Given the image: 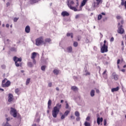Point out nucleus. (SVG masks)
Masks as SVG:
<instances>
[{
  "label": "nucleus",
  "instance_id": "obj_61",
  "mask_svg": "<svg viewBox=\"0 0 126 126\" xmlns=\"http://www.w3.org/2000/svg\"><path fill=\"white\" fill-rule=\"evenodd\" d=\"M121 24H120V25H123L124 24V21L122 20L121 22Z\"/></svg>",
  "mask_w": 126,
  "mask_h": 126
},
{
  "label": "nucleus",
  "instance_id": "obj_52",
  "mask_svg": "<svg viewBox=\"0 0 126 126\" xmlns=\"http://www.w3.org/2000/svg\"><path fill=\"white\" fill-rule=\"evenodd\" d=\"M107 125V120L105 119L104 120V126H106Z\"/></svg>",
  "mask_w": 126,
  "mask_h": 126
},
{
  "label": "nucleus",
  "instance_id": "obj_49",
  "mask_svg": "<svg viewBox=\"0 0 126 126\" xmlns=\"http://www.w3.org/2000/svg\"><path fill=\"white\" fill-rule=\"evenodd\" d=\"M115 40V39L114 38V37H112L110 40V42H114V40Z\"/></svg>",
  "mask_w": 126,
  "mask_h": 126
},
{
  "label": "nucleus",
  "instance_id": "obj_42",
  "mask_svg": "<svg viewBox=\"0 0 126 126\" xmlns=\"http://www.w3.org/2000/svg\"><path fill=\"white\" fill-rule=\"evenodd\" d=\"M52 85H53V84L52 83V82L48 83V86H49V87H52Z\"/></svg>",
  "mask_w": 126,
  "mask_h": 126
},
{
  "label": "nucleus",
  "instance_id": "obj_27",
  "mask_svg": "<svg viewBox=\"0 0 126 126\" xmlns=\"http://www.w3.org/2000/svg\"><path fill=\"white\" fill-rule=\"evenodd\" d=\"M67 37H69L70 36V37L71 38H73V33H68L66 34Z\"/></svg>",
  "mask_w": 126,
  "mask_h": 126
},
{
  "label": "nucleus",
  "instance_id": "obj_31",
  "mask_svg": "<svg viewBox=\"0 0 126 126\" xmlns=\"http://www.w3.org/2000/svg\"><path fill=\"white\" fill-rule=\"evenodd\" d=\"M75 116L76 117H79V116H80V114H79V112L78 111H76L75 112Z\"/></svg>",
  "mask_w": 126,
  "mask_h": 126
},
{
  "label": "nucleus",
  "instance_id": "obj_62",
  "mask_svg": "<svg viewBox=\"0 0 126 126\" xmlns=\"http://www.w3.org/2000/svg\"><path fill=\"white\" fill-rule=\"evenodd\" d=\"M96 93H100V91H99V90H98V89H96Z\"/></svg>",
  "mask_w": 126,
  "mask_h": 126
},
{
  "label": "nucleus",
  "instance_id": "obj_64",
  "mask_svg": "<svg viewBox=\"0 0 126 126\" xmlns=\"http://www.w3.org/2000/svg\"><path fill=\"white\" fill-rule=\"evenodd\" d=\"M6 27L7 28H8L9 27V24H7L6 25Z\"/></svg>",
  "mask_w": 126,
  "mask_h": 126
},
{
  "label": "nucleus",
  "instance_id": "obj_45",
  "mask_svg": "<svg viewBox=\"0 0 126 126\" xmlns=\"http://www.w3.org/2000/svg\"><path fill=\"white\" fill-rule=\"evenodd\" d=\"M76 120L77 122H79V121H80V117H79V116L77 117Z\"/></svg>",
  "mask_w": 126,
  "mask_h": 126
},
{
  "label": "nucleus",
  "instance_id": "obj_14",
  "mask_svg": "<svg viewBox=\"0 0 126 126\" xmlns=\"http://www.w3.org/2000/svg\"><path fill=\"white\" fill-rule=\"evenodd\" d=\"M87 0H83L81 3V5L80 6V10H82V6H84L85 4H86V2Z\"/></svg>",
  "mask_w": 126,
  "mask_h": 126
},
{
  "label": "nucleus",
  "instance_id": "obj_58",
  "mask_svg": "<svg viewBox=\"0 0 126 126\" xmlns=\"http://www.w3.org/2000/svg\"><path fill=\"white\" fill-rule=\"evenodd\" d=\"M120 62H121V60L120 59H118L117 60V64H119Z\"/></svg>",
  "mask_w": 126,
  "mask_h": 126
},
{
  "label": "nucleus",
  "instance_id": "obj_59",
  "mask_svg": "<svg viewBox=\"0 0 126 126\" xmlns=\"http://www.w3.org/2000/svg\"><path fill=\"white\" fill-rule=\"evenodd\" d=\"M70 118L72 119V120H74L75 119V117H74L73 116H71Z\"/></svg>",
  "mask_w": 126,
  "mask_h": 126
},
{
  "label": "nucleus",
  "instance_id": "obj_25",
  "mask_svg": "<svg viewBox=\"0 0 126 126\" xmlns=\"http://www.w3.org/2000/svg\"><path fill=\"white\" fill-rule=\"evenodd\" d=\"M53 73H54V74H56V75H58V74L60 73V70L58 69H54L53 70Z\"/></svg>",
  "mask_w": 126,
  "mask_h": 126
},
{
  "label": "nucleus",
  "instance_id": "obj_33",
  "mask_svg": "<svg viewBox=\"0 0 126 126\" xmlns=\"http://www.w3.org/2000/svg\"><path fill=\"white\" fill-rule=\"evenodd\" d=\"M10 50L11 52H16L17 51L16 48L14 47L11 48Z\"/></svg>",
  "mask_w": 126,
  "mask_h": 126
},
{
  "label": "nucleus",
  "instance_id": "obj_51",
  "mask_svg": "<svg viewBox=\"0 0 126 126\" xmlns=\"http://www.w3.org/2000/svg\"><path fill=\"white\" fill-rule=\"evenodd\" d=\"M80 16V15H79V14L76 15V16H75L76 19H77L79 18Z\"/></svg>",
  "mask_w": 126,
  "mask_h": 126
},
{
  "label": "nucleus",
  "instance_id": "obj_8",
  "mask_svg": "<svg viewBox=\"0 0 126 126\" xmlns=\"http://www.w3.org/2000/svg\"><path fill=\"white\" fill-rule=\"evenodd\" d=\"M96 2H94V7H97L100 3H102V0H95Z\"/></svg>",
  "mask_w": 126,
  "mask_h": 126
},
{
  "label": "nucleus",
  "instance_id": "obj_57",
  "mask_svg": "<svg viewBox=\"0 0 126 126\" xmlns=\"http://www.w3.org/2000/svg\"><path fill=\"white\" fill-rule=\"evenodd\" d=\"M116 18L117 19H121V16H117Z\"/></svg>",
  "mask_w": 126,
  "mask_h": 126
},
{
  "label": "nucleus",
  "instance_id": "obj_37",
  "mask_svg": "<svg viewBox=\"0 0 126 126\" xmlns=\"http://www.w3.org/2000/svg\"><path fill=\"white\" fill-rule=\"evenodd\" d=\"M97 19L98 20H101V19H102V15L101 14L98 15L97 17Z\"/></svg>",
  "mask_w": 126,
  "mask_h": 126
},
{
  "label": "nucleus",
  "instance_id": "obj_39",
  "mask_svg": "<svg viewBox=\"0 0 126 126\" xmlns=\"http://www.w3.org/2000/svg\"><path fill=\"white\" fill-rule=\"evenodd\" d=\"M46 69V66L43 65L41 66V70H43V71H45Z\"/></svg>",
  "mask_w": 126,
  "mask_h": 126
},
{
  "label": "nucleus",
  "instance_id": "obj_36",
  "mask_svg": "<svg viewBox=\"0 0 126 126\" xmlns=\"http://www.w3.org/2000/svg\"><path fill=\"white\" fill-rule=\"evenodd\" d=\"M51 40L50 38H46L45 39V42L46 43H50V42H51Z\"/></svg>",
  "mask_w": 126,
  "mask_h": 126
},
{
  "label": "nucleus",
  "instance_id": "obj_56",
  "mask_svg": "<svg viewBox=\"0 0 126 126\" xmlns=\"http://www.w3.org/2000/svg\"><path fill=\"white\" fill-rule=\"evenodd\" d=\"M69 106L68 105V103L66 104L65 109H68V107Z\"/></svg>",
  "mask_w": 126,
  "mask_h": 126
},
{
  "label": "nucleus",
  "instance_id": "obj_6",
  "mask_svg": "<svg viewBox=\"0 0 126 126\" xmlns=\"http://www.w3.org/2000/svg\"><path fill=\"white\" fill-rule=\"evenodd\" d=\"M10 114L11 115V116H13L14 118H16V117H17V112L16 110L12 107L11 108Z\"/></svg>",
  "mask_w": 126,
  "mask_h": 126
},
{
  "label": "nucleus",
  "instance_id": "obj_1",
  "mask_svg": "<svg viewBox=\"0 0 126 126\" xmlns=\"http://www.w3.org/2000/svg\"><path fill=\"white\" fill-rule=\"evenodd\" d=\"M62 108V104L58 103L56 106H55L52 110V115L53 118H57L59 113H60V110Z\"/></svg>",
  "mask_w": 126,
  "mask_h": 126
},
{
  "label": "nucleus",
  "instance_id": "obj_22",
  "mask_svg": "<svg viewBox=\"0 0 126 126\" xmlns=\"http://www.w3.org/2000/svg\"><path fill=\"white\" fill-rule=\"evenodd\" d=\"M119 87H117L116 88H114L111 89L112 92H116L117 91H119Z\"/></svg>",
  "mask_w": 126,
  "mask_h": 126
},
{
  "label": "nucleus",
  "instance_id": "obj_30",
  "mask_svg": "<svg viewBox=\"0 0 126 126\" xmlns=\"http://www.w3.org/2000/svg\"><path fill=\"white\" fill-rule=\"evenodd\" d=\"M3 126H12L10 125V124H9V123H8V122H6L5 123H3Z\"/></svg>",
  "mask_w": 126,
  "mask_h": 126
},
{
  "label": "nucleus",
  "instance_id": "obj_19",
  "mask_svg": "<svg viewBox=\"0 0 126 126\" xmlns=\"http://www.w3.org/2000/svg\"><path fill=\"white\" fill-rule=\"evenodd\" d=\"M90 95L91 97H94V96H95V90H92L90 93Z\"/></svg>",
  "mask_w": 126,
  "mask_h": 126
},
{
  "label": "nucleus",
  "instance_id": "obj_13",
  "mask_svg": "<svg viewBox=\"0 0 126 126\" xmlns=\"http://www.w3.org/2000/svg\"><path fill=\"white\" fill-rule=\"evenodd\" d=\"M112 76L114 80H118L119 79V76L117 75V74H116L115 72L112 73Z\"/></svg>",
  "mask_w": 126,
  "mask_h": 126
},
{
  "label": "nucleus",
  "instance_id": "obj_34",
  "mask_svg": "<svg viewBox=\"0 0 126 126\" xmlns=\"http://www.w3.org/2000/svg\"><path fill=\"white\" fill-rule=\"evenodd\" d=\"M68 114H69V111L67 110L64 113V115L66 117H67V116L68 115Z\"/></svg>",
  "mask_w": 126,
  "mask_h": 126
},
{
  "label": "nucleus",
  "instance_id": "obj_41",
  "mask_svg": "<svg viewBox=\"0 0 126 126\" xmlns=\"http://www.w3.org/2000/svg\"><path fill=\"white\" fill-rule=\"evenodd\" d=\"M65 117L66 116L65 115H64L63 114L61 116V120H63L65 118Z\"/></svg>",
  "mask_w": 126,
  "mask_h": 126
},
{
  "label": "nucleus",
  "instance_id": "obj_32",
  "mask_svg": "<svg viewBox=\"0 0 126 126\" xmlns=\"http://www.w3.org/2000/svg\"><path fill=\"white\" fill-rule=\"evenodd\" d=\"M73 46L75 47H76L78 46V43L76 41H74L73 42Z\"/></svg>",
  "mask_w": 126,
  "mask_h": 126
},
{
  "label": "nucleus",
  "instance_id": "obj_53",
  "mask_svg": "<svg viewBox=\"0 0 126 126\" xmlns=\"http://www.w3.org/2000/svg\"><path fill=\"white\" fill-rule=\"evenodd\" d=\"M36 123H39L40 122V118H37L36 119Z\"/></svg>",
  "mask_w": 126,
  "mask_h": 126
},
{
  "label": "nucleus",
  "instance_id": "obj_55",
  "mask_svg": "<svg viewBox=\"0 0 126 126\" xmlns=\"http://www.w3.org/2000/svg\"><path fill=\"white\" fill-rule=\"evenodd\" d=\"M33 64H36V60L35 59H32Z\"/></svg>",
  "mask_w": 126,
  "mask_h": 126
},
{
  "label": "nucleus",
  "instance_id": "obj_21",
  "mask_svg": "<svg viewBox=\"0 0 126 126\" xmlns=\"http://www.w3.org/2000/svg\"><path fill=\"white\" fill-rule=\"evenodd\" d=\"M15 93L17 95H20V89L17 88L15 90Z\"/></svg>",
  "mask_w": 126,
  "mask_h": 126
},
{
  "label": "nucleus",
  "instance_id": "obj_44",
  "mask_svg": "<svg viewBox=\"0 0 126 126\" xmlns=\"http://www.w3.org/2000/svg\"><path fill=\"white\" fill-rule=\"evenodd\" d=\"M10 120H11V119H10V118H9V117L6 118V123H8V122H9V121H10Z\"/></svg>",
  "mask_w": 126,
  "mask_h": 126
},
{
  "label": "nucleus",
  "instance_id": "obj_38",
  "mask_svg": "<svg viewBox=\"0 0 126 126\" xmlns=\"http://www.w3.org/2000/svg\"><path fill=\"white\" fill-rule=\"evenodd\" d=\"M84 125L85 126H90V123H89V122H85L84 123Z\"/></svg>",
  "mask_w": 126,
  "mask_h": 126
},
{
  "label": "nucleus",
  "instance_id": "obj_35",
  "mask_svg": "<svg viewBox=\"0 0 126 126\" xmlns=\"http://www.w3.org/2000/svg\"><path fill=\"white\" fill-rule=\"evenodd\" d=\"M29 83H30V78H28L27 79V81H26V85H28V84H29Z\"/></svg>",
  "mask_w": 126,
  "mask_h": 126
},
{
  "label": "nucleus",
  "instance_id": "obj_15",
  "mask_svg": "<svg viewBox=\"0 0 126 126\" xmlns=\"http://www.w3.org/2000/svg\"><path fill=\"white\" fill-rule=\"evenodd\" d=\"M103 122V118H97V124H98V126L100 125V122L102 123Z\"/></svg>",
  "mask_w": 126,
  "mask_h": 126
},
{
  "label": "nucleus",
  "instance_id": "obj_43",
  "mask_svg": "<svg viewBox=\"0 0 126 126\" xmlns=\"http://www.w3.org/2000/svg\"><path fill=\"white\" fill-rule=\"evenodd\" d=\"M1 68H2V69H5V67H6L5 65H4V64L2 65L1 66Z\"/></svg>",
  "mask_w": 126,
  "mask_h": 126
},
{
  "label": "nucleus",
  "instance_id": "obj_23",
  "mask_svg": "<svg viewBox=\"0 0 126 126\" xmlns=\"http://www.w3.org/2000/svg\"><path fill=\"white\" fill-rule=\"evenodd\" d=\"M121 5H124L125 6V8L126 9V1L125 2V0H121Z\"/></svg>",
  "mask_w": 126,
  "mask_h": 126
},
{
  "label": "nucleus",
  "instance_id": "obj_47",
  "mask_svg": "<svg viewBox=\"0 0 126 126\" xmlns=\"http://www.w3.org/2000/svg\"><path fill=\"white\" fill-rule=\"evenodd\" d=\"M86 121H88V122H89V121H90V117L88 116L87 117V118L86 119Z\"/></svg>",
  "mask_w": 126,
  "mask_h": 126
},
{
  "label": "nucleus",
  "instance_id": "obj_18",
  "mask_svg": "<svg viewBox=\"0 0 126 126\" xmlns=\"http://www.w3.org/2000/svg\"><path fill=\"white\" fill-rule=\"evenodd\" d=\"M67 53H72V47L71 46L68 47L66 48Z\"/></svg>",
  "mask_w": 126,
  "mask_h": 126
},
{
  "label": "nucleus",
  "instance_id": "obj_40",
  "mask_svg": "<svg viewBox=\"0 0 126 126\" xmlns=\"http://www.w3.org/2000/svg\"><path fill=\"white\" fill-rule=\"evenodd\" d=\"M10 40L9 39H7L6 40H4V42L5 44H9Z\"/></svg>",
  "mask_w": 126,
  "mask_h": 126
},
{
  "label": "nucleus",
  "instance_id": "obj_3",
  "mask_svg": "<svg viewBox=\"0 0 126 126\" xmlns=\"http://www.w3.org/2000/svg\"><path fill=\"white\" fill-rule=\"evenodd\" d=\"M45 44L44 41V37L43 36H40L35 39V45L36 46H41Z\"/></svg>",
  "mask_w": 126,
  "mask_h": 126
},
{
  "label": "nucleus",
  "instance_id": "obj_4",
  "mask_svg": "<svg viewBox=\"0 0 126 126\" xmlns=\"http://www.w3.org/2000/svg\"><path fill=\"white\" fill-rule=\"evenodd\" d=\"M13 61L15 62V64L16 66L18 67V66H21V62H22V59L21 58H18L16 56L14 57Z\"/></svg>",
  "mask_w": 126,
  "mask_h": 126
},
{
  "label": "nucleus",
  "instance_id": "obj_46",
  "mask_svg": "<svg viewBox=\"0 0 126 126\" xmlns=\"http://www.w3.org/2000/svg\"><path fill=\"white\" fill-rule=\"evenodd\" d=\"M89 42H90L89 39H88V38H86L85 42L87 43H89Z\"/></svg>",
  "mask_w": 126,
  "mask_h": 126
},
{
  "label": "nucleus",
  "instance_id": "obj_20",
  "mask_svg": "<svg viewBox=\"0 0 126 126\" xmlns=\"http://www.w3.org/2000/svg\"><path fill=\"white\" fill-rule=\"evenodd\" d=\"M37 56V53L36 52H33L32 54V56L31 57V59L32 60L35 59V58H36V56Z\"/></svg>",
  "mask_w": 126,
  "mask_h": 126
},
{
  "label": "nucleus",
  "instance_id": "obj_10",
  "mask_svg": "<svg viewBox=\"0 0 126 126\" xmlns=\"http://www.w3.org/2000/svg\"><path fill=\"white\" fill-rule=\"evenodd\" d=\"M13 101V94H9L8 95V102H10Z\"/></svg>",
  "mask_w": 126,
  "mask_h": 126
},
{
  "label": "nucleus",
  "instance_id": "obj_63",
  "mask_svg": "<svg viewBox=\"0 0 126 126\" xmlns=\"http://www.w3.org/2000/svg\"><path fill=\"white\" fill-rule=\"evenodd\" d=\"M94 51H97V47L94 46Z\"/></svg>",
  "mask_w": 126,
  "mask_h": 126
},
{
  "label": "nucleus",
  "instance_id": "obj_7",
  "mask_svg": "<svg viewBox=\"0 0 126 126\" xmlns=\"http://www.w3.org/2000/svg\"><path fill=\"white\" fill-rule=\"evenodd\" d=\"M100 52L102 54L104 53H107L108 52V45H103V46L100 48Z\"/></svg>",
  "mask_w": 126,
  "mask_h": 126
},
{
  "label": "nucleus",
  "instance_id": "obj_26",
  "mask_svg": "<svg viewBox=\"0 0 126 126\" xmlns=\"http://www.w3.org/2000/svg\"><path fill=\"white\" fill-rule=\"evenodd\" d=\"M71 89L73 91H77V90H78V88H77L76 86L71 87Z\"/></svg>",
  "mask_w": 126,
  "mask_h": 126
},
{
  "label": "nucleus",
  "instance_id": "obj_60",
  "mask_svg": "<svg viewBox=\"0 0 126 126\" xmlns=\"http://www.w3.org/2000/svg\"><path fill=\"white\" fill-rule=\"evenodd\" d=\"M10 5V3L9 2H8L7 3H6V6L7 7V6H9Z\"/></svg>",
  "mask_w": 126,
  "mask_h": 126
},
{
  "label": "nucleus",
  "instance_id": "obj_17",
  "mask_svg": "<svg viewBox=\"0 0 126 126\" xmlns=\"http://www.w3.org/2000/svg\"><path fill=\"white\" fill-rule=\"evenodd\" d=\"M51 105H52V100L51 99H49L48 102V109H49V110L51 109Z\"/></svg>",
  "mask_w": 126,
  "mask_h": 126
},
{
  "label": "nucleus",
  "instance_id": "obj_5",
  "mask_svg": "<svg viewBox=\"0 0 126 126\" xmlns=\"http://www.w3.org/2000/svg\"><path fill=\"white\" fill-rule=\"evenodd\" d=\"M118 33L119 34H124V33H125V30H124V28H123V25H121V23H118Z\"/></svg>",
  "mask_w": 126,
  "mask_h": 126
},
{
  "label": "nucleus",
  "instance_id": "obj_9",
  "mask_svg": "<svg viewBox=\"0 0 126 126\" xmlns=\"http://www.w3.org/2000/svg\"><path fill=\"white\" fill-rule=\"evenodd\" d=\"M11 84L10 81L7 80L4 84H3L1 86L3 88L9 87V86Z\"/></svg>",
  "mask_w": 126,
  "mask_h": 126
},
{
  "label": "nucleus",
  "instance_id": "obj_2",
  "mask_svg": "<svg viewBox=\"0 0 126 126\" xmlns=\"http://www.w3.org/2000/svg\"><path fill=\"white\" fill-rule=\"evenodd\" d=\"M67 4L68 7L70 8V9H71V10H74V11H80V10H81V9H77L76 7H73L71 6L74 4V2L72 0H68Z\"/></svg>",
  "mask_w": 126,
  "mask_h": 126
},
{
  "label": "nucleus",
  "instance_id": "obj_11",
  "mask_svg": "<svg viewBox=\"0 0 126 126\" xmlns=\"http://www.w3.org/2000/svg\"><path fill=\"white\" fill-rule=\"evenodd\" d=\"M61 15L63 17L65 16H69V13L67 12L66 11H64L62 12Z\"/></svg>",
  "mask_w": 126,
  "mask_h": 126
},
{
  "label": "nucleus",
  "instance_id": "obj_48",
  "mask_svg": "<svg viewBox=\"0 0 126 126\" xmlns=\"http://www.w3.org/2000/svg\"><path fill=\"white\" fill-rule=\"evenodd\" d=\"M103 43H104L103 45H105V46H108V44L106 43H107V41L104 40Z\"/></svg>",
  "mask_w": 126,
  "mask_h": 126
},
{
  "label": "nucleus",
  "instance_id": "obj_50",
  "mask_svg": "<svg viewBox=\"0 0 126 126\" xmlns=\"http://www.w3.org/2000/svg\"><path fill=\"white\" fill-rule=\"evenodd\" d=\"M18 20V18H14V22H17Z\"/></svg>",
  "mask_w": 126,
  "mask_h": 126
},
{
  "label": "nucleus",
  "instance_id": "obj_16",
  "mask_svg": "<svg viewBox=\"0 0 126 126\" xmlns=\"http://www.w3.org/2000/svg\"><path fill=\"white\" fill-rule=\"evenodd\" d=\"M26 33H30V27L29 26H27L25 28Z\"/></svg>",
  "mask_w": 126,
  "mask_h": 126
},
{
  "label": "nucleus",
  "instance_id": "obj_28",
  "mask_svg": "<svg viewBox=\"0 0 126 126\" xmlns=\"http://www.w3.org/2000/svg\"><path fill=\"white\" fill-rule=\"evenodd\" d=\"M7 81V79L6 78L4 79L1 82V86L3 84H4L5 82Z\"/></svg>",
  "mask_w": 126,
  "mask_h": 126
},
{
  "label": "nucleus",
  "instance_id": "obj_54",
  "mask_svg": "<svg viewBox=\"0 0 126 126\" xmlns=\"http://www.w3.org/2000/svg\"><path fill=\"white\" fill-rule=\"evenodd\" d=\"M77 2H76V7H77L79 4H78V0H76Z\"/></svg>",
  "mask_w": 126,
  "mask_h": 126
},
{
  "label": "nucleus",
  "instance_id": "obj_29",
  "mask_svg": "<svg viewBox=\"0 0 126 126\" xmlns=\"http://www.w3.org/2000/svg\"><path fill=\"white\" fill-rule=\"evenodd\" d=\"M40 0H30L31 2L32 3H36V2H38V1H39Z\"/></svg>",
  "mask_w": 126,
  "mask_h": 126
},
{
  "label": "nucleus",
  "instance_id": "obj_24",
  "mask_svg": "<svg viewBox=\"0 0 126 126\" xmlns=\"http://www.w3.org/2000/svg\"><path fill=\"white\" fill-rule=\"evenodd\" d=\"M27 65L29 67H33V63L31 62H28Z\"/></svg>",
  "mask_w": 126,
  "mask_h": 126
},
{
  "label": "nucleus",
  "instance_id": "obj_12",
  "mask_svg": "<svg viewBox=\"0 0 126 126\" xmlns=\"http://www.w3.org/2000/svg\"><path fill=\"white\" fill-rule=\"evenodd\" d=\"M102 76L105 79H107L108 78V74L107 73V70H105L102 73Z\"/></svg>",
  "mask_w": 126,
  "mask_h": 126
}]
</instances>
